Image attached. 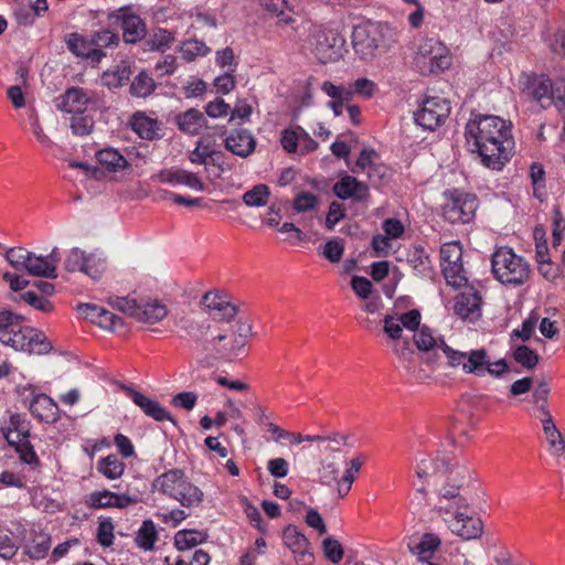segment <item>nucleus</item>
<instances>
[{
    "mask_svg": "<svg viewBox=\"0 0 565 565\" xmlns=\"http://www.w3.org/2000/svg\"><path fill=\"white\" fill-rule=\"evenodd\" d=\"M465 135L471 151L491 170H502L512 157L514 141L510 124L498 116H476L467 122Z\"/></svg>",
    "mask_w": 565,
    "mask_h": 565,
    "instance_id": "f257e3e1",
    "label": "nucleus"
},
{
    "mask_svg": "<svg viewBox=\"0 0 565 565\" xmlns=\"http://www.w3.org/2000/svg\"><path fill=\"white\" fill-rule=\"evenodd\" d=\"M0 342L15 351L30 354H46L52 344L45 334L23 324V317L0 308Z\"/></svg>",
    "mask_w": 565,
    "mask_h": 565,
    "instance_id": "f03ea898",
    "label": "nucleus"
},
{
    "mask_svg": "<svg viewBox=\"0 0 565 565\" xmlns=\"http://www.w3.org/2000/svg\"><path fill=\"white\" fill-rule=\"evenodd\" d=\"M351 42L355 55L370 62L395 46L397 31L388 23L367 21L353 28Z\"/></svg>",
    "mask_w": 565,
    "mask_h": 565,
    "instance_id": "7ed1b4c3",
    "label": "nucleus"
},
{
    "mask_svg": "<svg viewBox=\"0 0 565 565\" xmlns=\"http://www.w3.org/2000/svg\"><path fill=\"white\" fill-rule=\"evenodd\" d=\"M152 486L184 508L199 507L204 498L203 491L189 480L183 470L177 468L158 476Z\"/></svg>",
    "mask_w": 565,
    "mask_h": 565,
    "instance_id": "20e7f679",
    "label": "nucleus"
},
{
    "mask_svg": "<svg viewBox=\"0 0 565 565\" xmlns=\"http://www.w3.org/2000/svg\"><path fill=\"white\" fill-rule=\"evenodd\" d=\"M491 268L498 281L513 287L523 285L531 273L529 263L507 246L494 250L491 257Z\"/></svg>",
    "mask_w": 565,
    "mask_h": 565,
    "instance_id": "39448f33",
    "label": "nucleus"
},
{
    "mask_svg": "<svg viewBox=\"0 0 565 565\" xmlns=\"http://www.w3.org/2000/svg\"><path fill=\"white\" fill-rule=\"evenodd\" d=\"M445 478L446 482L437 490L438 502L435 505L436 511L444 515L450 514L458 509H468V500L460 493V489L469 478L468 469L457 465L456 468H451Z\"/></svg>",
    "mask_w": 565,
    "mask_h": 565,
    "instance_id": "423d86ee",
    "label": "nucleus"
},
{
    "mask_svg": "<svg viewBox=\"0 0 565 565\" xmlns=\"http://www.w3.org/2000/svg\"><path fill=\"white\" fill-rule=\"evenodd\" d=\"M191 348L198 364L212 367L217 361L224 360V348L218 344L227 339L224 333H214L209 322H204L196 332H192Z\"/></svg>",
    "mask_w": 565,
    "mask_h": 565,
    "instance_id": "0eeeda50",
    "label": "nucleus"
},
{
    "mask_svg": "<svg viewBox=\"0 0 565 565\" xmlns=\"http://www.w3.org/2000/svg\"><path fill=\"white\" fill-rule=\"evenodd\" d=\"M415 63L422 74L441 72L450 67L449 49L437 39H424L418 45Z\"/></svg>",
    "mask_w": 565,
    "mask_h": 565,
    "instance_id": "6e6552de",
    "label": "nucleus"
},
{
    "mask_svg": "<svg viewBox=\"0 0 565 565\" xmlns=\"http://www.w3.org/2000/svg\"><path fill=\"white\" fill-rule=\"evenodd\" d=\"M308 43L317 60L326 64L342 57L345 40L337 30L318 29L310 34Z\"/></svg>",
    "mask_w": 565,
    "mask_h": 565,
    "instance_id": "1a4fd4ad",
    "label": "nucleus"
},
{
    "mask_svg": "<svg viewBox=\"0 0 565 565\" xmlns=\"http://www.w3.org/2000/svg\"><path fill=\"white\" fill-rule=\"evenodd\" d=\"M446 203L443 207L444 217L450 223H469L478 209V199L475 194L459 190L446 191Z\"/></svg>",
    "mask_w": 565,
    "mask_h": 565,
    "instance_id": "9d476101",
    "label": "nucleus"
},
{
    "mask_svg": "<svg viewBox=\"0 0 565 565\" xmlns=\"http://www.w3.org/2000/svg\"><path fill=\"white\" fill-rule=\"evenodd\" d=\"M450 104L445 97L433 96L423 100L414 113L415 122L425 130L434 131L448 118Z\"/></svg>",
    "mask_w": 565,
    "mask_h": 565,
    "instance_id": "9b49d317",
    "label": "nucleus"
},
{
    "mask_svg": "<svg viewBox=\"0 0 565 565\" xmlns=\"http://www.w3.org/2000/svg\"><path fill=\"white\" fill-rule=\"evenodd\" d=\"M108 18L120 22L125 43L136 44L146 39L148 32L146 22L138 14L129 12L128 7L111 11Z\"/></svg>",
    "mask_w": 565,
    "mask_h": 565,
    "instance_id": "f8f14e48",
    "label": "nucleus"
},
{
    "mask_svg": "<svg viewBox=\"0 0 565 565\" xmlns=\"http://www.w3.org/2000/svg\"><path fill=\"white\" fill-rule=\"evenodd\" d=\"M467 509H458L450 513V518H444L448 529L461 537L462 540H476L479 539L483 533V523L481 519L467 515L465 513Z\"/></svg>",
    "mask_w": 565,
    "mask_h": 565,
    "instance_id": "ddd939ff",
    "label": "nucleus"
},
{
    "mask_svg": "<svg viewBox=\"0 0 565 565\" xmlns=\"http://www.w3.org/2000/svg\"><path fill=\"white\" fill-rule=\"evenodd\" d=\"M29 394L23 396L24 403L29 404L31 414L42 422H55L58 417L57 404L46 394L35 393L33 388H25Z\"/></svg>",
    "mask_w": 565,
    "mask_h": 565,
    "instance_id": "4468645a",
    "label": "nucleus"
},
{
    "mask_svg": "<svg viewBox=\"0 0 565 565\" xmlns=\"http://www.w3.org/2000/svg\"><path fill=\"white\" fill-rule=\"evenodd\" d=\"M60 260L61 256L57 247H54L45 256H38L31 252L24 270L31 276L55 279L57 278V264Z\"/></svg>",
    "mask_w": 565,
    "mask_h": 565,
    "instance_id": "2eb2a0df",
    "label": "nucleus"
},
{
    "mask_svg": "<svg viewBox=\"0 0 565 565\" xmlns=\"http://www.w3.org/2000/svg\"><path fill=\"white\" fill-rule=\"evenodd\" d=\"M334 195L340 200L363 202L369 196V186L355 177L344 174L332 186Z\"/></svg>",
    "mask_w": 565,
    "mask_h": 565,
    "instance_id": "dca6fc26",
    "label": "nucleus"
},
{
    "mask_svg": "<svg viewBox=\"0 0 565 565\" xmlns=\"http://www.w3.org/2000/svg\"><path fill=\"white\" fill-rule=\"evenodd\" d=\"M137 500L128 494H119L109 490L93 491L86 499L85 504L90 509L119 508L125 509Z\"/></svg>",
    "mask_w": 565,
    "mask_h": 565,
    "instance_id": "f3484780",
    "label": "nucleus"
},
{
    "mask_svg": "<svg viewBox=\"0 0 565 565\" xmlns=\"http://www.w3.org/2000/svg\"><path fill=\"white\" fill-rule=\"evenodd\" d=\"M481 296L477 290L463 291L455 298V313L462 320L473 322L481 316Z\"/></svg>",
    "mask_w": 565,
    "mask_h": 565,
    "instance_id": "a211bd4d",
    "label": "nucleus"
},
{
    "mask_svg": "<svg viewBox=\"0 0 565 565\" xmlns=\"http://www.w3.org/2000/svg\"><path fill=\"white\" fill-rule=\"evenodd\" d=\"M457 465L451 463L447 457H437L436 459L424 458L416 467V476L419 480L424 481H429L431 478H444Z\"/></svg>",
    "mask_w": 565,
    "mask_h": 565,
    "instance_id": "6ab92c4d",
    "label": "nucleus"
},
{
    "mask_svg": "<svg viewBox=\"0 0 565 565\" xmlns=\"http://www.w3.org/2000/svg\"><path fill=\"white\" fill-rule=\"evenodd\" d=\"M225 148L232 153L247 158L255 151L256 139L248 129H235L225 138Z\"/></svg>",
    "mask_w": 565,
    "mask_h": 565,
    "instance_id": "aec40b11",
    "label": "nucleus"
},
{
    "mask_svg": "<svg viewBox=\"0 0 565 565\" xmlns=\"http://www.w3.org/2000/svg\"><path fill=\"white\" fill-rule=\"evenodd\" d=\"M67 49L78 57H85L93 63H99L105 57L104 51L92 46L89 36H84L76 32L70 33L66 38Z\"/></svg>",
    "mask_w": 565,
    "mask_h": 565,
    "instance_id": "412c9836",
    "label": "nucleus"
},
{
    "mask_svg": "<svg viewBox=\"0 0 565 565\" xmlns=\"http://www.w3.org/2000/svg\"><path fill=\"white\" fill-rule=\"evenodd\" d=\"M127 395L141 411L157 422L173 420L171 413L162 407L157 401L149 398L145 394L127 388Z\"/></svg>",
    "mask_w": 565,
    "mask_h": 565,
    "instance_id": "4be33fe9",
    "label": "nucleus"
},
{
    "mask_svg": "<svg viewBox=\"0 0 565 565\" xmlns=\"http://www.w3.org/2000/svg\"><path fill=\"white\" fill-rule=\"evenodd\" d=\"M540 414L542 416V429L550 448L552 449L553 455L561 456L565 451V440L561 431L557 429L548 407H544L543 405L540 408Z\"/></svg>",
    "mask_w": 565,
    "mask_h": 565,
    "instance_id": "5701e85b",
    "label": "nucleus"
},
{
    "mask_svg": "<svg viewBox=\"0 0 565 565\" xmlns=\"http://www.w3.org/2000/svg\"><path fill=\"white\" fill-rule=\"evenodd\" d=\"M252 335V326L246 321H237L232 333L231 348H224V361H234L245 352Z\"/></svg>",
    "mask_w": 565,
    "mask_h": 565,
    "instance_id": "b1692460",
    "label": "nucleus"
},
{
    "mask_svg": "<svg viewBox=\"0 0 565 565\" xmlns=\"http://www.w3.org/2000/svg\"><path fill=\"white\" fill-rule=\"evenodd\" d=\"M90 100V97L84 88H68L61 97L56 107L66 113H83Z\"/></svg>",
    "mask_w": 565,
    "mask_h": 565,
    "instance_id": "393cba45",
    "label": "nucleus"
},
{
    "mask_svg": "<svg viewBox=\"0 0 565 565\" xmlns=\"http://www.w3.org/2000/svg\"><path fill=\"white\" fill-rule=\"evenodd\" d=\"M158 180L170 184H184L192 190L203 191L204 185L198 175L186 170H164L157 175Z\"/></svg>",
    "mask_w": 565,
    "mask_h": 565,
    "instance_id": "a878e982",
    "label": "nucleus"
},
{
    "mask_svg": "<svg viewBox=\"0 0 565 565\" xmlns=\"http://www.w3.org/2000/svg\"><path fill=\"white\" fill-rule=\"evenodd\" d=\"M175 125L184 134L194 136L205 126L206 118L203 113L195 108H190L175 116Z\"/></svg>",
    "mask_w": 565,
    "mask_h": 565,
    "instance_id": "bb28decb",
    "label": "nucleus"
},
{
    "mask_svg": "<svg viewBox=\"0 0 565 565\" xmlns=\"http://www.w3.org/2000/svg\"><path fill=\"white\" fill-rule=\"evenodd\" d=\"M168 315L167 307L158 300L138 303L134 318L140 322L153 324L161 321Z\"/></svg>",
    "mask_w": 565,
    "mask_h": 565,
    "instance_id": "cd10ccee",
    "label": "nucleus"
},
{
    "mask_svg": "<svg viewBox=\"0 0 565 565\" xmlns=\"http://www.w3.org/2000/svg\"><path fill=\"white\" fill-rule=\"evenodd\" d=\"M175 41V32L163 28L152 30V33L143 43L145 52H166Z\"/></svg>",
    "mask_w": 565,
    "mask_h": 565,
    "instance_id": "c85d7f7f",
    "label": "nucleus"
},
{
    "mask_svg": "<svg viewBox=\"0 0 565 565\" xmlns=\"http://www.w3.org/2000/svg\"><path fill=\"white\" fill-rule=\"evenodd\" d=\"M96 159L109 172H119L130 166L124 154L110 147L99 150L96 153Z\"/></svg>",
    "mask_w": 565,
    "mask_h": 565,
    "instance_id": "c756f323",
    "label": "nucleus"
},
{
    "mask_svg": "<svg viewBox=\"0 0 565 565\" xmlns=\"http://www.w3.org/2000/svg\"><path fill=\"white\" fill-rule=\"evenodd\" d=\"M556 85L559 84H553L551 78L546 75H540L532 81V96L540 103L542 108L548 107V102H551L554 95Z\"/></svg>",
    "mask_w": 565,
    "mask_h": 565,
    "instance_id": "7c9ffc66",
    "label": "nucleus"
},
{
    "mask_svg": "<svg viewBox=\"0 0 565 565\" xmlns=\"http://www.w3.org/2000/svg\"><path fill=\"white\" fill-rule=\"evenodd\" d=\"M31 542L25 547V554L32 559H42L47 555L51 547V535L43 531H31Z\"/></svg>",
    "mask_w": 565,
    "mask_h": 565,
    "instance_id": "2f4dec72",
    "label": "nucleus"
},
{
    "mask_svg": "<svg viewBox=\"0 0 565 565\" xmlns=\"http://www.w3.org/2000/svg\"><path fill=\"white\" fill-rule=\"evenodd\" d=\"M131 129L142 139L152 140L157 137V120L147 117L141 113H137L130 120Z\"/></svg>",
    "mask_w": 565,
    "mask_h": 565,
    "instance_id": "473e14b6",
    "label": "nucleus"
},
{
    "mask_svg": "<svg viewBox=\"0 0 565 565\" xmlns=\"http://www.w3.org/2000/svg\"><path fill=\"white\" fill-rule=\"evenodd\" d=\"M486 364H488V351L486 349L471 350L467 352L462 371L467 374L483 376Z\"/></svg>",
    "mask_w": 565,
    "mask_h": 565,
    "instance_id": "72a5a7b5",
    "label": "nucleus"
},
{
    "mask_svg": "<svg viewBox=\"0 0 565 565\" xmlns=\"http://www.w3.org/2000/svg\"><path fill=\"white\" fill-rule=\"evenodd\" d=\"M125 468L126 465L116 455H108L100 458L96 465L97 471L109 480L120 478Z\"/></svg>",
    "mask_w": 565,
    "mask_h": 565,
    "instance_id": "f704fd0d",
    "label": "nucleus"
},
{
    "mask_svg": "<svg viewBox=\"0 0 565 565\" xmlns=\"http://www.w3.org/2000/svg\"><path fill=\"white\" fill-rule=\"evenodd\" d=\"M440 539L434 533H425L420 541L411 547L419 562L428 561L440 545Z\"/></svg>",
    "mask_w": 565,
    "mask_h": 565,
    "instance_id": "c9c22d12",
    "label": "nucleus"
},
{
    "mask_svg": "<svg viewBox=\"0 0 565 565\" xmlns=\"http://www.w3.org/2000/svg\"><path fill=\"white\" fill-rule=\"evenodd\" d=\"M12 430L10 429L9 433L6 435V438L8 443L15 448V451L19 454V457L22 462L25 465L36 467L40 463L39 457L29 441V438H20L18 441L11 440Z\"/></svg>",
    "mask_w": 565,
    "mask_h": 565,
    "instance_id": "e433bc0d",
    "label": "nucleus"
},
{
    "mask_svg": "<svg viewBox=\"0 0 565 565\" xmlns=\"http://www.w3.org/2000/svg\"><path fill=\"white\" fill-rule=\"evenodd\" d=\"M207 534L198 530H181L174 536V545L179 551H185L202 544Z\"/></svg>",
    "mask_w": 565,
    "mask_h": 565,
    "instance_id": "4c0bfd02",
    "label": "nucleus"
},
{
    "mask_svg": "<svg viewBox=\"0 0 565 565\" xmlns=\"http://www.w3.org/2000/svg\"><path fill=\"white\" fill-rule=\"evenodd\" d=\"M408 263L413 269L423 277L433 275L431 260L423 247H415L408 256Z\"/></svg>",
    "mask_w": 565,
    "mask_h": 565,
    "instance_id": "58836bf2",
    "label": "nucleus"
},
{
    "mask_svg": "<svg viewBox=\"0 0 565 565\" xmlns=\"http://www.w3.org/2000/svg\"><path fill=\"white\" fill-rule=\"evenodd\" d=\"M513 360L524 369L532 371L540 361L537 352L525 344L514 345L512 348Z\"/></svg>",
    "mask_w": 565,
    "mask_h": 565,
    "instance_id": "ea45409f",
    "label": "nucleus"
},
{
    "mask_svg": "<svg viewBox=\"0 0 565 565\" xmlns=\"http://www.w3.org/2000/svg\"><path fill=\"white\" fill-rule=\"evenodd\" d=\"M158 540V533L152 520H145L137 532L136 543L143 551H151Z\"/></svg>",
    "mask_w": 565,
    "mask_h": 565,
    "instance_id": "a19ab883",
    "label": "nucleus"
},
{
    "mask_svg": "<svg viewBox=\"0 0 565 565\" xmlns=\"http://www.w3.org/2000/svg\"><path fill=\"white\" fill-rule=\"evenodd\" d=\"M269 196V188L266 184L260 183L243 194V202L249 207H260L268 203Z\"/></svg>",
    "mask_w": 565,
    "mask_h": 565,
    "instance_id": "79ce46f5",
    "label": "nucleus"
},
{
    "mask_svg": "<svg viewBox=\"0 0 565 565\" xmlns=\"http://www.w3.org/2000/svg\"><path fill=\"white\" fill-rule=\"evenodd\" d=\"M179 52L183 60L191 62L199 56H205L209 54L210 47L203 41L192 39L183 41L179 46Z\"/></svg>",
    "mask_w": 565,
    "mask_h": 565,
    "instance_id": "37998d69",
    "label": "nucleus"
},
{
    "mask_svg": "<svg viewBox=\"0 0 565 565\" xmlns=\"http://www.w3.org/2000/svg\"><path fill=\"white\" fill-rule=\"evenodd\" d=\"M156 88L153 78L146 72H140L130 85V93L135 97H147Z\"/></svg>",
    "mask_w": 565,
    "mask_h": 565,
    "instance_id": "c03bdc74",
    "label": "nucleus"
},
{
    "mask_svg": "<svg viewBox=\"0 0 565 565\" xmlns=\"http://www.w3.org/2000/svg\"><path fill=\"white\" fill-rule=\"evenodd\" d=\"M441 270L447 284L455 288H459L466 285L468 281L462 267V263H456L455 265H444L441 266Z\"/></svg>",
    "mask_w": 565,
    "mask_h": 565,
    "instance_id": "a18cd8bd",
    "label": "nucleus"
},
{
    "mask_svg": "<svg viewBox=\"0 0 565 565\" xmlns=\"http://www.w3.org/2000/svg\"><path fill=\"white\" fill-rule=\"evenodd\" d=\"M282 541L292 551H300L308 545L307 537L295 525H288L284 530Z\"/></svg>",
    "mask_w": 565,
    "mask_h": 565,
    "instance_id": "49530a36",
    "label": "nucleus"
},
{
    "mask_svg": "<svg viewBox=\"0 0 565 565\" xmlns=\"http://www.w3.org/2000/svg\"><path fill=\"white\" fill-rule=\"evenodd\" d=\"M440 340L443 339L434 337L431 330L426 326L414 334V342L420 351H428L434 348L440 349Z\"/></svg>",
    "mask_w": 565,
    "mask_h": 565,
    "instance_id": "de8ad7c7",
    "label": "nucleus"
},
{
    "mask_svg": "<svg viewBox=\"0 0 565 565\" xmlns=\"http://www.w3.org/2000/svg\"><path fill=\"white\" fill-rule=\"evenodd\" d=\"M321 89L332 99H338L344 104L349 103L354 95L352 84L350 86L334 85L333 83L323 82Z\"/></svg>",
    "mask_w": 565,
    "mask_h": 565,
    "instance_id": "09e8293b",
    "label": "nucleus"
},
{
    "mask_svg": "<svg viewBox=\"0 0 565 565\" xmlns=\"http://www.w3.org/2000/svg\"><path fill=\"white\" fill-rule=\"evenodd\" d=\"M92 46L100 49L116 47L119 44V35L108 29L94 32L89 35Z\"/></svg>",
    "mask_w": 565,
    "mask_h": 565,
    "instance_id": "8fccbe9b",
    "label": "nucleus"
},
{
    "mask_svg": "<svg viewBox=\"0 0 565 565\" xmlns=\"http://www.w3.org/2000/svg\"><path fill=\"white\" fill-rule=\"evenodd\" d=\"M462 249L458 242L445 243L440 247V266L461 263Z\"/></svg>",
    "mask_w": 565,
    "mask_h": 565,
    "instance_id": "3c124183",
    "label": "nucleus"
},
{
    "mask_svg": "<svg viewBox=\"0 0 565 565\" xmlns=\"http://www.w3.org/2000/svg\"><path fill=\"white\" fill-rule=\"evenodd\" d=\"M260 3L268 12L276 14L285 24L292 21L286 0H260Z\"/></svg>",
    "mask_w": 565,
    "mask_h": 565,
    "instance_id": "603ef678",
    "label": "nucleus"
},
{
    "mask_svg": "<svg viewBox=\"0 0 565 565\" xmlns=\"http://www.w3.org/2000/svg\"><path fill=\"white\" fill-rule=\"evenodd\" d=\"M105 268V262L102 257L96 254H86L82 273L89 276L92 279L97 280L100 278Z\"/></svg>",
    "mask_w": 565,
    "mask_h": 565,
    "instance_id": "864d4df0",
    "label": "nucleus"
},
{
    "mask_svg": "<svg viewBox=\"0 0 565 565\" xmlns=\"http://www.w3.org/2000/svg\"><path fill=\"white\" fill-rule=\"evenodd\" d=\"M319 198L311 192H299L292 201V207L298 213H306L317 207Z\"/></svg>",
    "mask_w": 565,
    "mask_h": 565,
    "instance_id": "5fc2aeb1",
    "label": "nucleus"
},
{
    "mask_svg": "<svg viewBox=\"0 0 565 565\" xmlns=\"http://www.w3.org/2000/svg\"><path fill=\"white\" fill-rule=\"evenodd\" d=\"M130 77V70L128 66L117 67L114 72L104 73L102 79L103 83L108 87H121L125 85Z\"/></svg>",
    "mask_w": 565,
    "mask_h": 565,
    "instance_id": "6e6d98bb",
    "label": "nucleus"
},
{
    "mask_svg": "<svg viewBox=\"0 0 565 565\" xmlns=\"http://www.w3.org/2000/svg\"><path fill=\"white\" fill-rule=\"evenodd\" d=\"M322 550L328 561L333 564H338L343 558V547L338 540L332 536H328L322 542Z\"/></svg>",
    "mask_w": 565,
    "mask_h": 565,
    "instance_id": "4d7b16f0",
    "label": "nucleus"
},
{
    "mask_svg": "<svg viewBox=\"0 0 565 565\" xmlns=\"http://www.w3.org/2000/svg\"><path fill=\"white\" fill-rule=\"evenodd\" d=\"M537 321L539 316L535 312H531V315L522 322L521 329H514L511 332V341L514 339H521L522 341L530 340L534 333Z\"/></svg>",
    "mask_w": 565,
    "mask_h": 565,
    "instance_id": "13d9d810",
    "label": "nucleus"
},
{
    "mask_svg": "<svg viewBox=\"0 0 565 565\" xmlns=\"http://www.w3.org/2000/svg\"><path fill=\"white\" fill-rule=\"evenodd\" d=\"M31 252L23 247H11L6 253V259L17 270H24Z\"/></svg>",
    "mask_w": 565,
    "mask_h": 565,
    "instance_id": "bf43d9fd",
    "label": "nucleus"
},
{
    "mask_svg": "<svg viewBox=\"0 0 565 565\" xmlns=\"http://www.w3.org/2000/svg\"><path fill=\"white\" fill-rule=\"evenodd\" d=\"M114 524L110 518L100 519L97 527L96 540L103 547L114 544Z\"/></svg>",
    "mask_w": 565,
    "mask_h": 565,
    "instance_id": "052dcab7",
    "label": "nucleus"
},
{
    "mask_svg": "<svg viewBox=\"0 0 565 565\" xmlns=\"http://www.w3.org/2000/svg\"><path fill=\"white\" fill-rule=\"evenodd\" d=\"M94 120L89 116H84L82 113L74 115L71 119L72 132L76 136H87L93 131Z\"/></svg>",
    "mask_w": 565,
    "mask_h": 565,
    "instance_id": "680f3d73",
    "label": "nucleus"
},
{
    "mask_svg": "<svg viewBox=\"0 0 565 565\" xmlns=\"http://www.w3.org/2000/svg\"><path fill=\"white\" fill-rule=\"evenodd\" d=\"M344 254V244L340 238H332L326 242L322 255L330 263H339Z\"/></svg>",
    "mask_w": 565,
    "mask_h": 565,
    "instance_id": "e2e57ef3",
    "label": "nucleus"
},
{
    "mask_svg": "<svg viewBox=\"0 0 565 565\" xmlns=\"http://www.w3.org/2000/svg\"><path fill=\"white\" fill-rule=\"evenodd\" d=\"M383 329L387 338L393 342L401 340L403 326L398 316L386 315L383 319Z\"/></svg>",
    "mask_w": 565,
    "mask_h": 565,
    "instance_id": "0e129e2a",
    "label": "nucleus"
},
{
    "mask_svg": "<svg viewBox=\"0 0 565 565\" xmlns=\"http://www.w3.org/2000/svg\"><path fill=\"white\" fill-rule=\"evenodd\" d=\"M20 300L42 312H50L53 308L52 303L46 298L39 296L35 291L32 290H28L21 294Z\"/></svg>",
    "mask_w": 565,
    "mask_h": 565,
    "instance_id": "69168bd1",
    "label": "nucleus"
},
{
    "mask_svg": "<svg viewBox=\"0 0 565 565\" xmlns=\"http://www.w3.org/2000/svg\"><path fill=\"white\" fill-rule=\"evenodd\" d=\"M108 303L116 310L121 311L129 317L135 316V312L138 307V302L136 299H131L129 297H109Z\"/></svg>",
    "mask_w": 565,
    "mask_h": 565,
    "instance_id": "338daca9",
    "label": "nucleus"
},
{
    "mask_svg": "<svg viewBox=\"0 0 565 565\" xmlns=\"http://www.w3.org/2000/svg\"><path fill=\"white\" fill-rule=\"evenodd\" d=\"M86 257V253L78 247H74L67 254L64 267L67 271H83V265Z\"/></svg>",
    "mask_w": 565,
    "mask_h": 565,
    "instance_id": "774afa93",
    "label": "nucleus"
}]
</instances>
